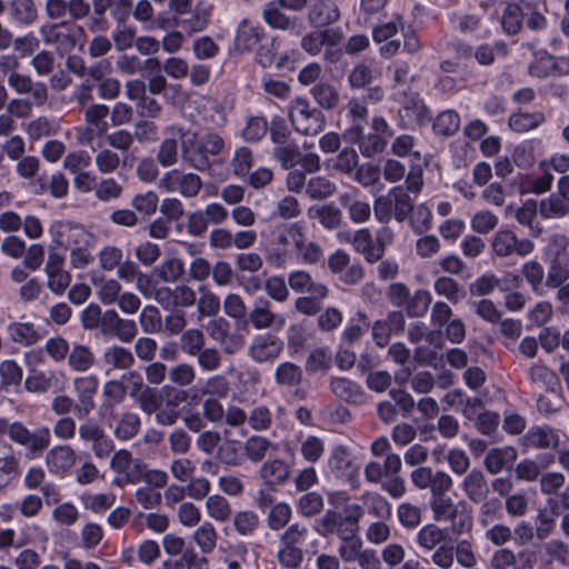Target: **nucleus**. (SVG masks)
<instances>
[{
    "instance_id": "4",
    "label": "nucleus",
    "mask_w": 569,
    "mask_h": 569,
    "mask_svg": "<svg viewBox=\"0 0 569 569\" xmlns=\"http://www.w3.org/2000/svg\"><path fill=\"white\" fill-rule=\"evenodd\" d=\"M302 227L298 223H278L271 231L272 250L267 256L268 262L277 268H282L292 258L289 244L296 246L300 238Z\"/></svg>"
},
{
    "instance_id": "49",
    "label": "nucleus",
    "mask_w": 569,
    "mask_h": 569,
    "mask_svg": "<svg viewBox=\"0 0 569 569\" xmlns=\"http://www.w3.org/2000/svg\"><path fill=\"white\" fill-rule=\"evenodd\" d=\"M336 190V183L321 176L310 178L306 184V193L312 200H326L332 197Z\"/></svg>"
},
{
    "instance_id": "3",
    "label": "nucleus",
    "mask_w": 569,
    "mask_h": 569,
    "mask_svg": "<svg viewBox=\"0 0 569 569\" xmlns=\"http://www.w3.org/2000/svg\"><path fill=\"white\" fill-rule=\"evenodd\" d=\"M10 440L24 448V457L29 460L40 458L46 452L51 442L50 429L47 426L30 430L20 421L10 430Z\"/></svg>"
},
{
    "instance_id": "59",
    "label": "nucleus",
    "mask_w": 569,
    "mask_h": 569,
    "mask_svg": "<svg viewBox=\"0 0 569 569\" xmlns=\"http://www.w3.org/2000/svg\"><path fill=\"white\" fill-rule=\"evenodd\" d=\"M302 371L293 362L280 363L274 370V380L280 386L296 387L301 382Z\"/></svg>"
},
{
    "instance_id": "19",
    "label": "nucleus",
    "mask_w": 569,
    "mask_h": 569,
    "mask_svg": "<svg viewBox=\"0 0 569 569\" xmlns=\"http://www.w3.org/2000/svg\"><path fill=\"white\" fill-rule=\"evenodd\" d=\"M192 103L204 124L221 127L226 123L224 108L217 99L197 96L192 99Z\"/></svg>"
},
{
    "instance_id": "15",
    "label": "nucleus",
    "mask_w": 569,
    "mask_h": 569,
    "mask_svg": "<svg viewBox=\"0 0 569 569\" xmlns=\"http://www.w3.org/2000/svg\"><path fill=\"white\" fill-rule=\"evenodd\" d=\"M281 339L271 333L256 336L249 347V356L257 363L272 362L281 353Z\"/></svg>"
},
{
    "instance_id": "22",
    "label": "nucleus",
    "mask_w": 569,
    "mask_h": 569,
    "mask_svg": "<svg viewBox=\"0 0 569 569\" xmlns=\"http://www.w3.org/2000/svg\"><path fill=\"white\" fill-rule=\"evenodd\" d=\"M280 8L276 1L267 3L262 11L264 22L273 29L300 33L302 28L301 19L287 16Z\"/></svg>"
},
{
    "instance_id": "18",
    "label": "nucleus",
    "mask_w": 569,
    "mask_h": 569,
    "mask_svg": "<svg viewBox=\"0 0 569 569\" xmlns=\"http://www.w3.org/2000/svg\"><path fill=\"white\" fill-rule=\"evenodd\" d=\"M460 487L465 497L473 503L485 501L490 492L488 480L478 468H473L465 475Z\"/></svg>"
},
{
    "instance_id": "58",
    "label": "nucleus",
    "mask_w": 569,
    "mask_h": 569,
    "mask_svg": "<svg viewBox=\"0 0 569 569\" xmlns=\"http://www.w3.org/2000/svg\"><path fill=\"white\" fill-rule=\"evenodd\" d=\"M141 420L134 412H123L114 428V436L120 440L133 438L140 430Z\"/></svg>"
},
{
    "instance_id": "5",
    "label": "nucleus",
    "mask_w": 569,
    "mask_h": 569,
    "mask_svg": "<svg viewBox=\"0 0 569 569\" xmlns=\"http://www.w3.org/2000/svg\"><path fill=\"white\" fill-rule=\"evenodd\" d=\"M431 511L436 521L450 522V530L453 535L468 532L472 528L470 515L460 509V503H456L450 497H436L432 499Z\"/></svg>"
},
{
    "instance_id": "11",
    "label": "nucleus",
    "mask_w": 569,
    "mask_h": 569,
    "mask_svg": "<svg viewBox=\"0 0 569 569\" xmlns=\"http://www.w3.org/2000/svg\"><path fill=\"white\" fill-rule=\"evenodd\" d=\"M98 387L99 379L96 375L79 376L73 379V390L78 398L76 406L77 417L86 418L94 410V396Z\"/></svg>"
},
{
    "instance_id": "9",
    "label": "nucleus",
    "mask_w": 569,
    "mask_h": 569,
    "mask_svg": "<svg viewBox=\"0 0 569 569\" xmlns=\"http://www.w3.org/2000/svg\"><path fill=\"white\" fill-rule=\"evenodd\" d=\"M328 269L337 276L339 281L348 286L359 283L365 277V270L360 262L351 263L348 252L338 249L328 257Z\"/></svg>"
},
{
    "instance_id": "53",
    "label": "nucleus",
    "mask_w": 569,
    "mask_h": 569,
    "mask_svg": "<svg viewBox=\"0 0 569 569\" xmlns=\"http://www.w3.org/2000/svg\"><path fill=\"white\" fill-rule=\"evenodd\" d=\"M232 525L238 535L252 536L259 527V517L254 511L242 510L232 515Z\"/></svg>"
},
{
    "instance_id": "42",
    "label": "nucleus",
    "mask_w": 569,
    "mask_h": 569,
    "mask_svg": "<svg viewBox=\"0 0 569 569\" xmlns=\"http://www.w3.org/2000/svg\"><path fill=\"white\" fill-rule=\"evenodd\" d=\"M96 362V357L90 347L77 343L68 355L69 367L77 372H86L90 370Z\"/></svg>"
},
{
    "instance_id": "25",
    "label": "nucleus",
    "mask_w": 569,
    "mask_h": 569,
    "mask_svg": "<svg viewBox=\"0 0 569 569\" xmlns=\"http://www.w3.org/2000/svg\"><path fill=\"white\" fill-rule=\"evenodd\" d=\"M340 19V9L335 0H313L308 20L316 27H327Z\"/></svg>"
},
{
    "instance_id": "8",
    "label": "nucleus",
    "mask_w": 569,
    "mask_h": 569,
    "mask_svg": "<svg viewBox=\"0 0 569 569\" xmlns=\"http://www.w3.org/2000/svg\"><path fill=\"white\" fill-rule=\"evenodd\" d=\"M490 249L498 258L526 257L533 250V242L519 239L511 230L500 229L491 237Z\"/></svg>"
},
{
    "instance_id": "41",
    "label": "nucleus",
    "mask_w": 569,
    "mask_h": 569,
    "mask_svg": "<svg viewBox=\"0 0 569 569\" xmlns=\"http://www.w3.org/2000/svg\"><path fill=\"white\" fill-rule=\"evenodd\" d=\"M248 548L243 543L229 545L219 548V563L224 569H241L247 562Z\"/></svg>"
},
{
    "instance_id": "45",
    "label": "nucleus",
    "mask_w": 569,
    "mask_h": 569,
    "mask_svg": "<svg viewBox=\"0 0 569 569\" xmlns=\"http://www.w3.org/2000/svg\"><path fill=\"white\" fill-rule=\"evenodd\" d=\"M160 293L170 295L171 305L174 309L190 308L197 301L196 291L188 284H178L174 288L162 287Z\"/></svg>"
},
{
    "instance_id": "54",
    "label": "nucleus",
    "mask_w": 569,
    "mask_h": 569,
    "mask_svg": "<svg viewBox=\"0 0 569 569\" xmlns=\"http://www.w3.org/2000/svg\"><path fill=\"white\" fill-rule=\"evenodd\" d=\"M219 461L229 467H240L243 463L244 456L241 447L236 440H226L217 450Z\"/></svg>"
},
{
    "instance_id": "52",
    "label": "nucleus",
    "mask_w": 569,
    "mask_h": 569,
    "mask_svg": "<svg viewBox=\"0 0 569 569\" xmlns=\"http://www.w3.org/2000/svg\"><path fill=\"white\" fill-rule=\"evenodd\" d=\"M272 422L273 415L266 405H256L248 413V425L253 431H267L272 427Z\"/></svg>"
},
{
    "instance_id": "6",
    "label": "nucleus",
    "mask_w": 569,
    "mask_h": 569,
    "mask_svg": "<svg viewBox=\"0 0 569 569\" xmlns=\"http://www.w3.org/2000/svg\"><path fill=\"white\" fill-rule=\"evenodd\" d=\"M288 114L295 129L307 136L318 134L325 124L322 112L311 108L310 103L303 98H296L290 102Z\"/></svg>"
},
{
    "instance_id": "27",
    "label": "nucleus",
    "mask_w": 569,
    "mask_h": 569,
    "mask_svg": "<svg viewBox=\"0 0 569 569\" xmlns=\"http://www.w3.org/2000/svg\"><path fill=\"white\" fill-rule=\"evenodd\" d=\"M263 30L252 24L249 20L244 19L240 22L238 32L234 39V49L238 52H246L253 50L258 43L263 39Z\"/></svg>"
},
{
    "instance_id": "62",
    "label": "nucleus",
    "mask_w": 569,
    "mask_h": 569,
    "mask_svg": "<svg viewBox=\"0 0 569 569\" xmlns=\"http://www.w3.org/2000/svg\"><path fill=\"white\" fill-rule=\"evenodd\" d=\"M392 199L393 217L398 222H403L413 210L410 196L401 188H395L390 191Z\"/></svg>"
},
{
    "instance_id": "34",
    "label": "nucleus",
    "mask_w": 569,
    "mask_h": 569,
    "mask_svg": "<svg viewBox=\"0 0 569 569\" xmlns=\"http://www.w3.org/2000/svg\"><path fill=\"white\" fill-rule=\"evenodd\" d=\"M317 531L323 537L337 535L339 538H345L353 535L351 529L345 523L343 516L336 510L326 511L319 521Z\"/></svg>"
},
{
    "instance_id": "57",
    "label": "nucleus",
    "mask_w": 569,
    "mask_h": 569,
    "mask_svg": "<svg viewBox=\"0 0 569 569\" xmlns=\"http://www.w3.org/2000/svg\"><path fill=\"white\" fill-rule=\"evenodd\" d=\"M217 538L218 533L213 525L210 522H203L192 535L194 543L203 553H210L213 551L217 545Z\"/></svg>"
},
{
    "instance_id": "36",
    "label": "nucleus",
    "mask_w": 569,
    "mask_h": 569,
    "mask_svg": "<svg viewBox=\"0 0 569 569\" xmlns=\"http://www.w3.org/2000/svg\"><path fill=\"white\" fill-rule=\"evenodd\" d=\"M184 273V262L178 257H169L153 269V274L163 283H176Z\"/></svg>"
},
{
    "instance_id": "28",
    "label": "nucleus",
    "mask_w": 569,
    "mask_h": 569,
    "mask_svg": "<svg viewBox=\"0 0 569 569\" xmlns=\"http://www.w3.org/2000/svg\"><path fill=\"white\" fill-rule=\"evenodd\" d=\"M136 461L130 451L120 449L113 453L110 460V468L113 472L122 476V481L137 483L139 482V473L136 468Z\"/></svg>"
},
{
    "instance_id": "17",
    "label": "nucleus",
    "mask_w": 569,
    "mask_h": 569,
    "mask_svg": "<svg viewBox=\"0 0 569 569\" xmlns=\"http://www.w3.org/2000/svg\"><path fill=\"white\" fill-rule=\"evenodd\" d=\"M338 237L340 239L349 241L353 247L355 251L361 254L367 262H379V256L377 252L375 238L370 229L361 228L356 230L352 234L347 232H340Z\"/></svg>"
},
{
    "instance_id": "61",
    "label": "nucleus",
    "mask_w": 569,
    "mask_h": 569,
    "mask_svg": "<svg viewBox=\"0 0 569 569\" xmlns=\"http://www.w3.org/2000/svg\"><path fill=\"white\" fill-rule=\"evenodd\" d=\"M20 473V461L13 455L0 457V493L3 492Z\"/></svg>"
},
{
    "instance_id": "43",
    "label": "nucleus",
    "mask_w": 569,
    "mask_h": 569,
    "mask_svg": "<svg viewBox=\"0 0 569 569\" xmlns=\"http://www.w3.org/2000/svg\"><path fill=\"white\" fill-rule=\"evenodd\" d=\"M546 121V116L541 111L517 112L510 116L509 127L512 131L523 133L538 128Z\"/></svg>"
},
{
    "instance_id": "13",
    "label": "nucleus",
    "mask_w": 569,
    "mask_h": 569,
    "mask_svg": "<svg viewBox=\"0 0 569 569\" xmlns=\"http://www.w3.org/2000/svg\"><path fill=\"white\" fill-rule=\"evenodd\" d=\"M44 273L48 289L56 295H62L70 286L71 276L64 269V258L53 250L49 252Z\"/></svg>"
},
{
    "instance_id": "30",
    "label": "nucleus",
    "mask_w": 569,
    "mask_h": 569,
    "mask_svg": "<svg viewBox=\"0 0 569 569\" xmlns=\"http://www.w3.org/2000/svg\"><path fill=\"white\" fill-rule=\"evenodd\" d=\"M339 203L347 210L349 219L356 224L369 221L371 207L368 202L358 200L356 192H342L339 196Z\"/></svg>"
},
{
    "instance_id": "32",
    "label": "nucleus",
    "mask_w": 569,
    "mask_h": 569,
    "mask_svg": "<svg viewBox=\"0 0 569 569\" xmlns=\"http://www.w3.org/2000/svg\"><path fill=\"white\" fill-rule=\"evenodd\" d=\"M517 459V451L513 447L490 449L483 460L486 470L490 475H497L513 463Z\"/></svg>"
},
{
    "instance_id": "26",
    "label": "nucleus",
    "mask_w": 569,
    "mask_h": 569,
    "mask_svg": "<svg viewBox=\"0 0 569 569\" xmlns=\"http://www.w3.org/2000/svg\"><path fill=\"white\" fill-rule=\"evenodd\" d=\"M555 460L556 456L553 453L543 455L540 462L533 459H523L516 466V477L517 479L527 482L539 481V478L543 473L542 469H548L555 463Z\"/></svg>"
},
{
    "instance_id": "39",
    "label": "nucleus",
    "mask_w": 569,
    "mask_h": 569,
    "mask_svg": "<svg viewBox=\"0 0 569 569\" xmlns=\"http://www.w3.org/2000/svg\"><path fill=\"white\" fill-rule=\"evenodd\" d=\"M273 445L269 439L262 436H251L243 442V456L253 463L261 462L270 450H274Z\"/></svg>"
},
{
    "instance_id": "21",
    "label": "nucleus",
    "mask_w": 569,
    "mask_h": 569,
    "mask_svg": "<svg viewBox=\"0 0 569 569\" xmlns=\"http://www.w3.org/2000/svg\"><path fill=\"white\" fill-rule=\"evenodd\" d=\"M546 286L557 289L556 299L561 303L558 307V312L567 313L569 307V268L561 269L552 264L547 274Z\"/></svg>"
},
{
    "instance_id": "44",
    "label": "nucleus",
    "mask_w": 569,
    "mask_h": 569,
    "mask_svg": "<svg viewBox=\"0 0 569 569\" xmlns=\"http://www.w3.org/2000/svg\"><path fill=\"white\" fill-rule=\"evenodd\" d=\"M260 476L269 485H281L289 479L290 468L283 460H271L263 463Z\"/></svg>"
},
{
    "instance_id": "29",
    "label": "nucleus",
    "mask_w": 569,
    "mask_h": 569,
    "mask_svg": "<svg viewBox=\"0 0 569 569\" xmlns=\"http://www.w3.org/2000/svg\"><path fill=\"white\" fill-rule=\"evenodd\" d=\"M348 133L359 143L360 152L363 157L371 158L378 153L385 151L388 142L383 140L380 136L370 132L365 136L362 128L359 124H355L349 129Z\"/></svg>"
},
{
    "instance_id": "16",
    "label": "nucleus",
    "mask_w": 569,
    "mask_h": 569,
    "mask_svg": "<svg viewBox=\"0 0 569 569\" xmlns=\"http://www.w3.org/2000/svg\"><path fill=\"white\" fill-rule=\"evenodd\" d=\"M8 84L17 94H29L36 107H42L49 99L47 86L42 82H34L28 74H9Z\"/></svg>"
},
{
    "instance_id": "31",
    "label": "nucleus",
    "mask_w": 569,
    "mask_h": 569,
    "mask_svg": "<svg viewBox=\"0 0 569 569\" xmlns=\"http://www.w3.org/2000/svg\"><path fill=\"white\" fill-rule=\"evenodd\" d=\"M249 320L258 330L269 329L274 325L282 326L284 323V319L273 313L270 309L269 301L264 299H260L256 302L249 313Z\"/></svg>"
},
{
    "instance_id": "46",
    "label": "nucleus",
    "mask_w": 569,
    "mask_h": 569,
    "mask_svg": "<svg viewBox=\"0 0 569 569\" xmlns=\"http://www.w3.org/2000/svg\"><path fill=\"white\" fill-rule=\"evenodd\" d=\"M331 391L341 400L352 403H360L363 398V393L358 385L345 379L335 378L330 383Z\"/></svg>"
},
{
    "instance_id": "35",
    "label": "nucleus",
    "mask_w": 569,
    "mask_h": 569,
    "mask_svg": "<svg viewBox=\"0 0 569 569\" xmlns=\"http://www.w3.org/2000/svg\"><path fill=\"white\" fill-rule=\"evenodd\" d=\"M447 539V531L435 523L422 526L416 536L417 546L427 552L433 551Z\"/></svg>"
},
{
    "instance_id": "50",
    "label": "nucleus",
    "mask_w": 569,
    "mask_h": 569,
    "mask_svg": "<svg viewBox=\"0 0 569 569\" xmlns=\"http://www.w3.org/2000/svg\"><path fill=\"white\" fill-rule=\"evenodd\" d=\"M539 213L546 219H561L569 213V201L553 194L540 201Z\"/></svg>"
},
{
    "instance_id": "60",
    "label": "nucleus",
    "mask_w": 569,
    "mask_h": 569,
    "mask_svg": "<svg viewBox=\"0 0 569 569\" xmlns=\"http://www.w3.org/2000/svg\"><path fill=\"white\" fill-rule=\"evenodd\" d=\"M432 301L431 295L428 290L419 289L409 297V301L406 302L407 315L411 318H420L426 315L430 303Z\"/></svg>"
},
{
    "instance_id": "51",
    "label": "nucleus",
    "mask_w": 569,
    "mask_h": 569,
    "mask_svg": "<svg viewBox=\"0 0 569 569\" xmlns=\"http://www.w3.org/2000/svg\"><path fill=\"white\" fill-rule=\"evenodd\" d=\"M206 345V337L198 328L187 329L180 336V348L183 353L194 357L201 352Z\"/></svg>"
},
{
    "instance_id": "55",
    "label": "nucleus",
    "mask_w": 569,
    "mask_h": 569,
    "mask_svg": "<svg viewBox=\"0 0 569 569\" xmlns=\"http://www.w3.org/2000/svg\"><path fill=\"white\" fill-rule=\"evenodd\" d=\"M566 485L565 472L561 471H546L539 478V490L541 495L547 497L560 496V491Z\"/></svg>"
},
{
    "instance_id": "56",
    "label": "nucleus",
    "mask_w": 569,
    "mask_h": 569,
    "mask_svg": "<svg viewBox=\"0 0 569 569\" xmlns=\"http://www.w3.org/2000/svg\"><path fill=\"white\" fill-rule=\"evenodd\" d=\"M139 325L147 335L159 333L162 330L160 310L152 305L144 306L139 315Z\"/></svg>"
},
{
    "instance_id": "20",
    "label": "nucleus",
    "mask_w": 569,
    "mask_h": 569,
    "mask_svg": "<svg viewBox=\"0 0 569 569\" xmlns=\"http://www.w3.org/2000/svg\"><path fill=\"white\" fill-rule=\"evenodd\" d=\"M402 467L398 453H387L383 462L371 461L365 467V477L370 483H379L383 478L397 476Z\"/></svg>"
},
{
    "instance_id": "12",
    "label": "nucleus",
    "mask_w": 569,
    "mask_h": 569,
    "mask_svg": "<svg viewBox=\"0 0 569 569\" xmlns=\"http://www.w3.org/2000/svg\"><path fill=\"white\" fill-rule=\"evenodd\" d=\"M560 442V431L548 425L532 427L520 438V443L526 449L558 451Z\"/></svg>"
},
{
    "instance_id": "38",
    "label": "nucleus",
    "mask_w": 569,
    "mask_h": 569,
    "mask_svg": "<svg viewBox=\"0 0 569 569\" xmlns=\"http://www.w3.org/2000/svg\"><path fill=\"white\" fill-rule=\"evenodd\" d=\"M339 40L338 34L330 30H317L308 33L301 40V47L308 53L316 56L323 47H333Z\"/></svg>"
},
{
    "instance_id": "23",
    "label": "nucleus",
    "mask_w": 569,
    "mask_h": 569,
    "mask_svg": "<svg viewBox=\"0 0 569 569\" xmlns=\"http://www.w3.org/2000/svg\"><path fill=\"white\" fill-rule=\"evenodd\" d=\"M288 284L297 293L308 292L316 298H327L329 295V289L326 284L315 281L311 274L302 269L289 273Z\"/></svg>"
},
{
    "instance_id": "63",
    "label": "nucleus",
    "mask_w": 569,
    "mask_h": 569,
    "mask_svg": "<svg viewBox=\"0 0 569 569\" xmlns=\"http://www.w3.org/2000/svg\"><path fill=\"white\" fill-rule=\"evenodd\" d=\"M199 293L200 297L196 301L199 318L216 317L220 311V300L218 296L208 290L207 287H201Z\"/></svg>"
},
{
    "instance_id": "1",
    "label": "nucleus",
    "mask_w": 569,
    "mask_h": 569,
    "mask_svg": "<svg viewBox=\"0 0 569 569\" xmlns=\"http://www.w3.org/2000/svg\"><path fill=\"white\" fill-rule=\"evenodd\" d=\"M196 141V134L182 142V159L191 168L204 171L210 168L209 156H218L224 149V140L221 136L213 132L203 134L194 152L191 151Z\"/></svg>"
},
{
    "instance_id": "64",
    "label": "nucleus",
    "mask_w": 569,
    "mask_h": 569,
    "mask_svg": "<svg viewBox=\"0 0 569 569\" xmlns=\"http://www.w3.org/2000/svg\"><path fill=\"white\" fill-rule=\"evenodd\" d=\"M97 297L103 305H113L118 301L122 286L117 279H101L96 282Z\"/></svg>"
},
{
    "instance_id": "37",
    "label": "nucleus",
    "mask_w": 569,
    "mask_h": 569,
    "mask_svg": "<svg viewBox=\"0 0 569 569\" xmlns=\"http://www.w3.org/2000/svg\"><path fill=\"white\" fill-rule=\"evenodd\" d=\"M204 510L211 520L219 523L229 522L233 515V510L229 500L218 493L207 497L204 502Z\"/></svg>"
},
{
    "instance_id": "33",
    "label": "nucleus",
    "mask_w": 569,
    "mask_h": 569,
    "mask_svg": "<svg viewBox=\"0 0 569 569\" xmlns=\"http://www.w3.org/2000/svg\"><path fill=\"white\" fill-rule=\"evenodd\" d=\"M102 361L113 370L124 371L133 367L136 359L131 350L122 346L112 345L104 350Z\"/></svg>"
},
{
    "instance_id": "2",
    "label": "nucleus",
    "mask_w": 569,
    "mask_h": 569,
    "mask_svg": "<svg viewBox=\"0 0 569 569\" xmlns=\"http://www.w3.org/2000/svg\"><path fill=\"white\" fill-rule=\"evenodd\" d=\"M110 113L108 106L91 103L83 109L84 124L76 128V140L80 146L89 147L109 130L107 118Z\"/></svg>"
},
{
    "instance_id": "40",
    "label": "nucleus",
    "mask_w": 569,
    "mask_h": 569,
    "mask_svg": "<svg viewBox=\"0 0 569 569\" xmlns=\"http://www.w3.org/2000/svg\"><path fill=\"white\" fill-rule=\"evenodd\" d=\"M295 251L297 258H299L305 264H317L323 258V250L321 246L316 241L309 240L303 229L295 246Z\"/></svg>"
},
{
    "instance_id": "10",
    "label": "nucleus",
    "mask_w": 569,
    "mask_h": 569,
    "mask_svg": "<svg viewBox=\"0 0 569 569\" xmlns=\"http://www.w3.org/2000/svg\"><path fill=\"white\" fill-rule=\"evenodd\" d=\"M100 330L102 335L113 336L124 343L131 342L138 335L136 321L121 318L114 309L103 312Z\"/></svg>"
},
{
    "instance_id": "47",
    "label": "nucleus",
    "mask_w": 569,
    "mask_h": 569,
    "mask_svg": "<svg viewBox=\"0 0 569 569\" xmlns=\"http://www.w3.org/2000/svg\"><path fill=\"white\" fill-rule=\"evenodd\" d=\"M120 154L109 147L103 148L102 142L99 140L98 150L94 154V164L98 171L102 174L113 173L120 167Z\"/></svg>"
},
{
    "instance_id": "24",
    "label": "nucleus",
    "mask_w": 569,
    "mask_h": 569,
    "mask_svg": "<svg viewBox=\"0 0 569 569\" xmlns=\"http://www.w3.org/2000/svg\"><path fill=\"white\" fill-rule=\"evenodd\" d=\"M59 375L61 378L64 377L63 372H59ZM52 387L60 390L64 388L63 379L60 380L56 371L31 370L24 380V388L31 393H44Z\"/></svg>"
},
{
    "instance_id": "14",
    "label": "nucleus",
    "mask_w": 569,
    "mask_h": 569,
    "mask_svg": "<svg viewBox=\"0 0 569 569\" xmlns=\"http://www.w3.org/2000/svg\"><path fill=\"white\" fill-rule=\"evenodd\" d=\"M77 452L69 445H58L47 450L44 463L48 471L57 477L66 476L76 465Z\"/></svg>"
},
{
    "instance_id": "48",
    "label": "nucleus",
    "mask_w": 569,
    "mask_h": 569,
    "mask_svg": "<svg viewBox=\"0 0 569 569\" xmlns=\"http://www.w3.org/2000/svg\"><path fill=\"white\" fill-rule=\"evenodd\" d=\"M9 10L11 18L24 26L33 23L38 17L33 0H11Z\"/></svg>"
},
{
    "instance_id": "7",
    "label": "nucleus",
    "mask_w": 569,
    "mask_h": 569,
    "mask_svg": "<svg viewBox=\"0 0 569 569\" xmlns=\"http://www.w3.org/2000/svg\"><path fill=\"white\" fill-rule=\"evenodd\" d=\"M158 187L168 193H179L183 198H194L202 188L201 178L192 172L171 169L162 174Z\"/></svg>"
}]
</instances>
